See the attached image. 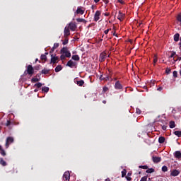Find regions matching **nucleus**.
I'll return each instance as SVG.
<instances>
[{
    "label": "nucleus",
    "instance_id": "59",
    "mask_svg": "<svg viewBox=\"0 0 181 181\" xmlns=\"http://www.w3.org/2000/svg\"><path fill=\"white\" fill-rule=\"evenodd\" d=\"M100 79V80H105V77H104L103 75H101Z\"/></svg>",
    "mask_w": 181,
    "mask_h": 181
},
{
    "label": "nucleus",
    "instance_id": "31",
    "mask_svg": "<svg viewBox=\"0 0 181 181\" xmlns=\"http://www.w3.org/2000/svg\"><path fill=\"white\" fill-rule=\"evenodd\" d=\"M49 70L44 69L42 70L41 73H42V74H49Z\"/></svg>",
    "mask_w": 181,
    "mask_h": 181
},
{
    "label": "nucleus",
    "instance_id": "58",
    "mask_svg": "<svg viewBox=\"0 0 181 181\" xmlns=\"http://www.w3.org/2000/svg\"><path fill=\"white\" fill-rule=\"evenodd\" d=\"M130 176H132V172H129L127 173V177H130Z\"/></svg>",
    "mask_w": 181,
    "mask_h": 181
},
{
    "label": "nucleus",
    "instance_id": "14",
    "mask_svg": "<svg viewBox=\"0 0 181 181\" xmlns=\"http://www.w3.org/2000/svg\"><path fill=\"white\" fill-rule=\"evenodd\" d=\"M107 56V54L105 52H102L100 54V61L101 62H105V57Z\"/></svg>",
    "mask_w": 181,
    "mask_h": 181
},
{
    "label": "nucleus",
    "instance_id": "56",
    "mask_svg": "<svg viewBox=\"0 0 181 181\" xmlns=\"http://www.w3.org/2000/svg\"><path fill=\"white\" fill-rule=\"evenodd\" d=\"M158 62V58H154L153 59V63H154V64H156V63H157Z\"/></svg>",
    "mask_w": 181,
    "mask_h": 181
},
{
    "label": "nucleus",
    "instance_id": "8",
    "mask_svg": "<svg viewBox=\"0 0 181 181\" xmlns=\"http://www.w3.org/2000/svg\"><path fill=\"white\" fill-rule=\"evenodd\" d=\"M84 11L85 10H83V7L78 6L75 13H76V15H84Z\"/></svg>",
    "mask_w": 181,
    "mask_h": 181
},
{
    "label": "nucleus",
    "instance_id": "24",
    "mask_svg": "<svg viewBox=\"0 0 181 181\" xmlns=\"http://www.w3.org/2000/svg\"><path fill=\"white\" fill-rule=\"evenodd\" d=\"M170 128L173 129L175 127H176V124L175 123V121H170Z\"/></svg>",
    "mask_w": 181,
    "mask_h": 181
},
{
    "label": "nucleus",
    "instance_id": "7",
    "mask_svg": "<svg viewBox=\"0 0 181 181\" xmlns=\"http://www.w3.org/2000/svg\"><path fill=\"white\" fill-rule=\"evenodd\" d=\"M63 179L65 181H69L70 180V172L66 171L63 175Z\"/></svg>",
    "mask_w": 181,
    "mask_h": 181
},
{
    "label": "nucleus",
    "instance_id": "40",
    "mask_svg": "<svg viewBox=\"0 0 181 181\" xmlns=\"http://www.w3.org/2000/svg\"><path fill=\"white\" fill-rule=\"evenodd\" d=\"M139 169H148V165H139Z\"/></svg>",
    "mask_w": 181,
    "mask_h": 181
},
{
    "label": "nucleus",
    "instance_id": "22",
    "mask_svg": "<svg viewBox=\"0 0 181 181\" xmlns=\"http://www.w3.org/2000/svg\"><path fill=\"white\" fill-rule=\"evenodd\" d=\"M179 37H180V35L179 33H176L174 35V40H175V42H179Z\"/></svg>",
    "mask_w": 181,
    "mask_h": 181
},
{
    "label": "nucleus",
    "instance_id": "45",
    "mask_svg": "<svg viewBox=\"0 0 181 181\" xmlns=\"http://www.w3.org/2000/svg\"><path fill=\"white\" fill-rule=\"evenodd\" d=\"M110 78H111V77H110L109 75H106V76H105V81H110Z\"/></svg>",
    "mask_w": 181,
    "mask_h": 181
},
{
    "label": "nucleus",
    "instance_id": "21",
    "mask_svg": "<svg viewBox=\"0 0 181 181\" xmlns=\"http://www.w3.org/2000/svg\"><path fill=\"white\" fill-rule=\"evenodd\" d=\"M165 139L164 136H160V137L158 138V142H159V144H164V143H165Z\"/></svg>",
    "mask_w": 181,
    "mask_h": 181
},
{
    "label": "nucleus",
    "instance_id": "53",
    "mask_svg": "<svg viewBox=\"0 0 181 181\" xmlns=\"http://www.w3.org/2000/svg\"><path fill=\"white\" fill-rule=\"evenodd\" d=\"M168 128V126H165V125H163L162 126V130L163 131H166V129Z\"/></svg>",
    "mask_w": 181,
    "mask_h": 181
},
{
    "label": "nucleus",
    "instance_id": "60",
    "mask_svg": "<svg viewBox=\"0 0 181 181\" xmlns=\"http://www.w3.org/2000/svg\"><path fill=\"white\" fill-rule=\"evenodd\" d=\"M95 8H97L95 6H94V5L91 6V9H93V11H94V9H95Z\"/></svg>",
    "mask_w": 181,
    "mask_h": 181
},
{
    "label": "nucleus",
    "instance_id": "15",
    "mask_svg": "<svg viewBox=\"0 0 181 181\" xmlns=\"http://www.w3.org/2000/svg\"><path fill=\"white\" fill-rule=\"evenodd\" d=\"M57 60H59V57H53V54H51V63L54 64Z\"/></svg>",
    "mask_w": 181,
    "mask_h": 181
},
{
    "label": "nucleus",
    "instance_id": "54",
    "mask_svg": "<svg viewBox=\"0 0 181 181\" xmlns=\"http://www.w3.org/2000/svg\"><path fill=\"white\" fill-rule=\"evenodd\" d=\"M125 177H126L127 180H128V181L132 180V178L131 177L126 176Z\"/></svg>",
    "mask_w": 181,
    "mask_h": 181
},
{
    "label": "nucleus",
    "instance_id": "25",
    "mask_svg": "<svg viewBox=\"0 0 181 181\" xmlns=\"http://www.w3.org/2000/svg\"><path fill=\"white\" fill-rule=\"evenodd\" d=\"M0 165H1V166H6V162L5 160H4V158H0Z\"/></svg>",
    "mask_w": 181,
    "mask_h": 181
},
{
    "label": "nucleus",
    "instance_id": "38",
    "mask_svg": "<svg viewBox=\"0 0 181 181\" xmlns=\"http://www.w3.org/2000/svg\"><path fill=\"white\" fill-rule=\"evenodd\" d=\"M40 67H42V65H37L34 67V70L39 71L40 70Z\"/></svg>",
    "mask_w": 181,
    "mask_h": 181
},
{
    "label": "nucleus",
    "instance_id": "16",
    "mask_svg": "<svg viewBox=\"0 0 181 181\" xmlns=\"http://www.w3.org/2000/svg\"><path fill=\"white\" fill-rule=\"evenodd\" d=\"M57 47H59V43H54L53 47L49 52V54H53V52H54L55 49H57Z\"/></svg>",
    "mask_w": 181,
    "mask_h": 181
},
{
    "label": "nucleus",
    "instance_id": "36",
    "mask_svg": "<svg viewBox=\"0 0 181 181\" xmlns=\"http://www.w3.org/2000/svg\"><path fill=\"white\" fill-rule=\"evenodd\" d=\"M176 56V52L173 51L171 55L169 57V59H172L173 57H175Z\"/></svg>",
    "mask_w": 181,
    "mask_h": 181
},
{
    "label": "nucleus",
    "instance_id": "47",
    "mask_svg": "<svg viewBox=\"0 0 181 181\" xmlns=\"http://www.w3.org/2000/svg\"><path fill=\"white\" fill-rule=\"evenodd\" d=\"M60 59H61V60H66V55H64V54H62L60 56Z\"/></svg>",
    "mask_w": 181,
    "mask_h": 181
},
{
    "label": "nucleus",
    "instance_id": "12",
    "mask_svg": "<svg viewBox=\"0 0 181 181\" xmlns=\"http://www.w3.org/2000/svg\"><path fill=\"white\" fill-rule=\"evenodd\" d=\"M152 160L154 163H159V162H160V160H162V158L157 157V156H153Z\"/></svg>",
    "mask_w": 181,
    "mask_h": 181
},
{
    "label": "nucleus",
    "instance_id": "37",
    "mask_svg": "<svg viewBox=\"0 0 181 181\" xmlns=\"http://www.w3.org/2000/svg\"><path fill=\"white\" fill-rule=\"evenodd\" d=\"M67 43H69V38H65L62 44L64 45V46H65V45H67Z\"/></svg>",
    "mask_w": 181,
    "mask_h": 181
},
{
    "label": "nucleus",
    "instance_id": "11",
    "mask_svg": "<svg viewBox=\"0 0 181 181\" xmlns=\"http://www.w3.org/2000/svg\"><path fill=\"white\" fill-rule=\"evenodd\" d=\"M174 156L178 160H181V152L180 151H177L174 153Z\"/></svg>",
    "mask_w": 181,
    "mask_h": 181
},
{
    "label": "nucleus",
    "instance_id": "35",
    "mask_svg": "<svg viewBox=\"0 0 181 181\" xmlns=\"http://www.w3.org/2000/svg\"><path fill=\"white\" fill-rule=\"evenodd\" d=\"M65 57H71V53H70V51L65 53Z\"/></svg>",
    "mask_w": 181,
    "mask_h": 181
},
{
    "label": "nucleus",
    "instance_id": "3",
    "mask_svg": "<svg viewBox=\"0 0 181 181\" xmlns=\"http://www.w3.org/2000/svg\"><path fill=\"white\" fill-rule=\"evenodd\" d=\"M11 144H13V137L8 136L6 139L5 144V146L7 149L9 148V145H11Z\"/></svg>",
    "mask_w": 181,
    "mask_h": 181
},
{
    "label": "nucleus",
    "instance_id": "64",
    "mask_svg": "<svg viewBox=\"0 0 181 181\" xmlns=\"http://www.w3.org/2000/svg\"><path fill=\"white\" fill-rule=\"evenodd\" d=\"M105 181H111V180H110V178H107L105 180Z\"/></svg>",
    "mask_w": 181,
    "mask_h": 181
},
{
    "label": "nucleus",
    "instance_id": "2",
    "mask_svg": "<svg viewBox=\"0 0 181 181\" xmlns=\"http://www.w3.org/2000/svg\"><path fill=\"white\" fill-rule=\"evenodd\" d=\"M68 28L71 30V32H76V29H77V25L76 23L71 22L68 24Z\"/></svg>",
    "mask_w": 181,
    "mask_h": 181
},
{
    "label": "nucleus",
    "instance_id": "61",
    "mask_svg": "<svg viewBox=\"0 0 181 181\" xmlns=\"http://www.w3.org/2000/svg\"><path fill=\"white\" fill-rule=\"evenodd\" d=\"M161 90H163V88L159 87V88H158V89H157L158 91H160Z\"/></svg>",
    "mask_w": 181,
    "mask_h": 181
},
{
    "label": "nucleus",
    "instance_id": "1",
    "mask_svg": "<svg viewBox=\"0 0 181 181\" xmlns=\"http://www.w3.org/2000/svg\"><path fill=\"white\" fill-rule=\"evenodd\" d=\"M29 74V76H33V74L35 73V69H33V66L32 65H28L27 66V70L25 71V74Z\"/></svg>",
    "mask_w": 181,
    "mask_h": 181
},
{
    "label": "nucleus",
    "instance_id": "33",
    "mask_svg": "<svg viewBox=\"0 0 181 181\" xmlns=\"http://www.w3.org/2000/svg\"><path fill=\"white\" fill-rule=\"evenodd\" d=\"M162 172H168V166L164 165L161 168Z\"/></svg>",
    "mask_w": 181,
    "mask_h": 181
},
{
    "label": "nucleus",
    "instance_id": "19",
    "mask_svg": "<svg viewBox=\"0 0 181 181\" xmlns=\"http://www.w3.org/2000/svg\"><path fill=\"white\" fill-rule=\"evenodd\" d=\"M76 84L79 87H83V86H84V81L83 80L77 81Z\"/></svg>",
    "mask_w": 181,
    "mask_h": 181
},
{
    "label": "nucleus",
    "instance_id": "28",
    "mask_svg": "<svg viewBox=\"0 0 181 181\" xmlns=\"http://www.w3.org/2000/svg\"><path fill=\"white\" fill-rule=\"evenodd\" d=\"M174 134L178 136V138H181V131H175L174 132Z\"/></svg>",
    "mask_w": 181,
    "mask_h": 181
},
{
    "label": "nucleus",
    "instance_id": "52",
    "mask_svg": "<svg viewBox=\"0 0 181 181\" xmlns=\"http://www.w3.org/2000/svg\"><path fill=\"white\" fill-rule=\"evenodd\" d=\"M11 125V120H7V122L6 123V127H9Z\"/></svg>",
    "mask_w": 181,
    "mask_h": 181
},
{
    "label": "nucleus",
    "instance_id": "29",
    "mask_svg": "<svg viewBox=\"0 0 181 181\" xmlns=\"http://www.w3.org/2000/svg\"><path fill=\"white\" fill-rule=\"evenodd\" d=\"M155 172V169L153 168H148L146 170V173H153Z\"/></svg>",
    "mask_w": 181,
    "mask_h": 181
},
{
    "label": "nucleus",
    "instance_id": "6",
    "mask_svg": "<svg viewBox=\"0 0 181 181\" xmlns=\"http://www.w3.org/2000/svg\"><path fill=\"white\" fill-rule=\"evenodd\" d=\"M180 175V170L174 169L171 170L170 176H173L175 177V176H179Z\"/></svg>",
    "mask_w": 181,
    "mask_h": 181
},
{
    "label": "nucleus",
    "instance_id": "34",
    "mask_svg": "<svg viewBox=\"0 0 181 181\" xmlns=\"http://www.w3.org/2000/svg\"><path fill=\"white\" fill-rule=\"evenodd\" d=\"M177 21L181 23V13H178L177 16Z\"/></svg>",
    "mask_w": 181,
    "mask_h": 181
},
{
    "label": "nucleus",
    "instance_id": "44",
    "mask_svg": "<svg viewBox=\"0 0 181 181\" xmlns=\"http://www.w3.org/2000/svg\"><path fill=\"white\" fill-rule=\"evenodd\" d=\"M107 91H108V87L105 86L103 88V93H107Z\"/></svg>",
    "mask_w": 181,
    "mask_h": 181
},
{
    "label": "nucleus",
    "instance_id": "43",
    "mask_svg": "<svg viewBox=\"0 0 181 181\" xmlns=\"http://www.w3.org/2000/svg\"><path fill=\"white\" fill-rule=\"evenodd\" d=\"M173 76L175 77V78H176L177 77V71H174L173 72Z\"/></svg>",
    "mask_w": 181,
    "mask_h": 181
},
{
    "label": "nucleus",
    "instance_id": "10",
    "mask_svg": "<svg viewBox=\"0 0 181 181\" xmlns=\"http://www.w3.org/2000/svg\"><path fill=\"white\" fill-rule=\"evenodd\" d=\"M115 88V90H122V85L119 83V81H116Z\"/></svg>",
    "mask_w": 181,
    "mask_h": 181
},
{
    "label": "nucleus",
    "instance_id": "48",
    "mask_svg": "<svg viewBox=\"0 0 181 181\" xmlns=\"http://www.w3.org/2000/svg\"><path fill=\"white\" fill-rule=\"evenodd\" d=\"M175 57H177V59H174L175 63V62H177V60H178L179 62H180L181 57H179V56H177V55H175Z\"/></svg>",
    "mask_w": 181,
    "mask_h": 181
},
{
    "label": "nucleus",
    "instance_id": "9",
    "mask_svg": "<svg viewBox=\"0 0 181 181\" xmlns=\"http://www.w3.org/2000/svg\"><path fill=\"white\" fill-rule=\"evenodd\" d=\"M124 18H125V13H122L121 11H119V15L117 16V19L120 21V22H122L124 21Z\"/></svg>",
    "mask_w": 181,
    "mask_h": 181
},
{
    "label": "nucleus",
    "instance_id": "39",
    "mask_svg": "<svg viewBox=\"0 0 181 181\" xmlns=\"http://www.w3.org/2000/svg\"><path fill=\"white\" fill-rule=\"evenodd\" d=\"M140 181H148V176L142 177Z\"/></svg>",
    "mask_w": 181,
    "mask_h": 181
},
{
    "label": "nucleus",
    "instance_id": "5",
    "mask_svg": "<svg viewBox=\"0 0 181 181\" xmlns=\"http://www.w3.org/2000/svg\"><path fill=\"white\" fill-rule=\"evenodd\" d=\"M66 66H67L68 67H70L71 69H73V67H77V63L73 62V61L71 59V60H69V61L67 62Z\"/></svg>",
    "mask_w": 181,
    "mask_h": 181
},
{
    "label": "nucleus",
    "instance_id": "51",
    "mask_svg": "<svg viewBox=\"0 0 181 181\" xmlns=\"http://www.w3.org/2000/svg\"><path fill=\"white\" fill-rule=\"evenodd\" d=\"M111 30V28L107 29L106 30L104 31L105 35H108V32Z\"/></svg>",
    "mask_w": 181,
    "mask_h": 181
},
{
    "label": "nucleus",
    "instance_id": "42",
    "mask_svg": "<svg viewBox=\"0 0 181 181\" xmlns=\"http://www.w3.org/2000/svg\"><path fill=\"white\" fill-rule=\"evenodd\" d=\"M1 151H0V153H1V155H2V156H6V153L5 152V150H0Z\"/></svg>",
    "mask_w": 181,
    "mask_h": 181
},
{
    "label": "nucleus",
    "instance_id": "13",
    "mask_svg": "<svg viewBox=\"0 0 181 181\" xmlns=\"http://www.w3.org/2000/svg\"><path fill=\"white\" fill-rule=\"evenodd\" d=\"M64 35L65 37L70 36V28L69 27H65Z\"/></svg>",
    "mask_w": 181,
    "mask_h": 181
},
{
    "label": "nucleus",
    "instance_id": "57",
    "mask_svg": "<svg viewBox=\"0 0 181 181\" xmlns=\"http://www.w3.org/2000/svg\"><path fill=\"white\" fill-rule=\"evenodd\" d=\"M40 76H42V74H37V75H36V78H40Z\"/></svg>",
    "mask_w": 181,
    "mask_h": 181
},
{
    "label": "nucleus",
    "instance_id": "32",
    "mask_svg": "<svg viewBox=\"0 0 181 181\" xmlns=\"http://www.w3.org/2000/svg\"><path fill=\"white\" fill-rule=\"evenodd\" d=\"M125 176H127V169H124L122 171V177H125Z\"/></svg>",
    "mask_w": 181,
    "mask_h": 181
},
{
    "label": "nucleus",
    "instance_id": "46",
    "mask_svg": "<svg viewBox=\"0 0 181 181\" xmlns=\"http://www.w3.org/2000/svg\"><path fill=\"white\" fill-rule=\"evenodd\" d=\"M77 22H86V20L84 18H77Z\"/></svg>",
    "mask_w": 181,
    "mask_h": 181
},
{
    "label": "nucleus",
    "instance_id": "30",
    "mask_svg": "<svg viewBox=\"0 0 181 181\" xmlns=\"http://www.w3.org/2000/svg\"><path fill=\"white\" fill-rule=\"evenodd\" d=\"M42 86H43V84H42V83L40 82H38L34 85V87H36L37 88H40Z\"/></svg>",
    "mask_w": 181,
    "mask_h": 181
},
{
    "label": "nucleus",
    "instance_id": "49",
    "mask_svg": "<svg viewBox=\"0 0 181 181\" xmlns=\"http://www.w3.org/2000/svg\"><path fill=\"white\" fill-rule=\"evenodd\" d=\"M117 2H119V4H121L122 5H125V1H124L123 0H117Z\"/></svg>",
    "mask_w": 181,
    "mask_h": 181
},
{
    "label": "nucleus",
    "instance_id": "20",
    "mask_svg": "<svg viewBox=\"0 0 181 181\" xmlns=\"http://www.w3.org/2000/svg\"><path fill=\"white\" fill-rule=\"evenodd\" d=\"M63 69V67L62 66V65H58L56 68H55V72L56 73H59V71H61V70Z\"/></svg>",
    "mask_w": 181,
    "mask_h": 181
},
{
    "label": "nucleus",
    "instance_id": "18",
    "mask_svg": "<svg viewBox=\"0 0 181 181\" xmlns=\"http://www.w3.org/2000/svg\"><path fill=\"white\" fill-rule=\"evenodd\" d=\"M69 52V49L66 47H64L61 50H60V53L61 54H65L66 53H67Z\"/></svg>",
    "mask_w": 181,
    "mask_h": 181
},
{
    "label": "nucleus",
    "instance_id": "23",
    "mask_svg": "<svg viewBox=\"0 0 181 181\" xmlns=\"http://www.w3.org/2000/svg\"><path fill=\"white\" fill-rule=\"evenodd\" d=\"M72 60H75V62H78L80 61V57H78V55H73Z\"/></svg>",
    "mask_w": 181,
    "mask_h": 181
},
{
    "label": "nucleus",
    "instance_id": "50",
    "mask_svg": "<svg viewBox=\"0 0 181 181\" xmlns=\"http://www.w3.org/2000/svg\"><path fill=\"white\" fill-rule=\"evenodd\" d=\"M136 112L139 115H141V111L140 110L139 108H136Z\"/></svg>",
    "mask_w": 181,
    "mask_h": 181
},
{
    "label": "nucleus",
    "instance_id": "27",
    "mask_svg": "<svg viewBox=\"0 0 181 181\" xmlns=\"http://www.w3.org/2000/svg\"><path fill=\"white\" fill-rule=\"evenodd\" d=\"M32 83H37V81H40V78H32Z\"/></svg>",
    "mask_w": 181,
    "mask_h": 181
},
{
    "label": "nucleus",
    "instance_id": "41",
    "mask_svg": "<svg viewBox=\"0 0 181 181\" xmlns=\"http://www.w3.org/2000/svg\"><path fill=\"white\" fill-rule=\"evenodd\" d=\"M170 71H172V69H170V68H166L165 69L166 74H170Z\"/></svg>",
    "mask_w": 181,
    "mask_h": 181
},
{
    "label": "nucleus",
    "instance_id": "26",
    "mask_svg": "<svg viewBox=\"0 0 181 181\" xmlns=\"http://www.w3.org/2000/svg\"><path fill=\"white\" fill-rule=\"evenodd\" d=\"M49 88L47 86L42 87V91L43 93H49Z\"/></svg>",
    "mask_w": 181,
    "mask_h": 181
},
{
    "label": "nucleus",
    "instance_id": "17",
    "mask_svg": "<svg viewBox=\"0 0 181 181\" xmlns=\"http://www.w3.org/2000/svg\"><path fill=\"white\" fill-rule=\"evenodd\" d=\"M47 54H49V53L45 52V54H42L40 56V59L44 60V63H45V62H46V60H47V57H46Z\"/></svg>",
    "mask_w": 181,
    "mask_h": 181
},
{
    "label": "nucleus",
    "instance_id": "55",
    "mask_svg": "<svg viewBox=\"0 0 181 181\" xmlns=\"http://www.w3.org/2000/svg\"><path fill=\"white\" fill-rule=\"evenodd\" d=\"M103 1L104 2V4H105V5H107V4L110 2V0H103Z\"/></svg>",
    "mask_w": 181,
    "mask_h": 181
},
{
    "label": "nucleus",
    "instance_id": "62",
    "mask_svg": "<svg viewBox=\"0 0 181 181\" xmlns=\"http://www.w3.org/2000/svg\"><path fill=\"white\" fill-rule=\"evenodd\" d=\"M103 15H105V16H108L110 15V13H103Z\"/></svg>",
    "mask_w": 181,
    "mask_h": 181
},
{
    "label": "nucleus",
    "instance_id": "4",
    "mask_svg": "<svg viewBox=\"0 0 181 181\" xmlns=\"http://www.w3.org/2000/svg\"><path fill=\"white\" fill-rule=\"evenodd\" d=\"M100 16H101V11H96L94 15V21L98 22L100 21Z\"/></svg>",
    "mask_w": 181,
    "mask_h": 181
},
{
    "label": "nucleus",
    "instance_id": "63",
    "mask_svg": "<svg viewBox=\"0 0 181 181\" xmlns=\"http://www.w3.org/2000/svg\"><path fill=\"white\" fill-rule=\"evenodd\" d=\"M180 49L181 50V42H179Z\"/></svg>",
    "mask_w": 181,
    "mask_h": 181
}]
</instances>
